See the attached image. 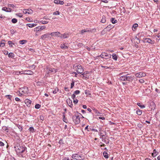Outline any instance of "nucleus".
I'll return each instance as SVG.
<instances>
[{"label": "nucleus", "mask_w": 160, "mask_h": 160, "mask_svg": "<svg viewBox=\"0 0 160 160\" xmlns=\"http://www.w3.org/2000/svg\"><path fill=\"white\" fill-rule=\"evenodd\" d=\"M124 73H125V72L121 73L118 75V76L119 77L118 79L120 81H130L133 79L132 78V77L127 76L128 74H127V75H123V76H121V75Z\"/></svg>", "instance_id": "f257e3e1"}, {"label": "nucleus", "mask_w": 160, "mask_h": 160, "mask_svg": "<svg viewBox=\"0 0 160 160\" xmlns=\"http://www.w3.org/2000/svg\"><path fill=\"white\" fill-rule=\"evenodd\" d=\"M80 116H82V114L78 112L74 115L72 116L73 121L75 124H78L80 123Z\"/></svg>", "instance_id": "f03ea898"}, {"label": "nucleus", "mask_w": 160, "mask_h": 160, "mask_svg": "<svg viewBox=\"0 0 160 160\" xmlns=\"http://www.w3.org/2000/svg\"><path fill=\"white\" fill-rule=\"evenodd\" d=\"M14 148L17 153H19L23 152L27 149L26 147L21 146L19 145H16Z\"/></svg>", "instance_id": "7ed1b4c3"}, {"label": "nucleus", "mask_w": 160, "mask_h": 160, "mask_svg": "<svg viewBox=\"0 0 160 160\" xmlns=\"http://www.w3.org/2000/svg\"><path fill=\"white\" fill-rule=\"evenodd\" d=\"M74 68H76V71L78 73L81 74L84 71L83 69L82 68V67L80 65H78L75 66L74 65L73 66Z\"/></svg>", "instance_id": "20e7f679"}, {"label": "nucleus", "mask_w": 160, "mask_h": 160, "mask_svg": "<svg viewBox=\"0 0 160 160\" xmlns=\"http://www.w3.org/2000/svg\"><path fill=\"white\" fill-rule=\"evenodd\" d=\"M72 158L77 160H83L84 159V158L82 155H79L77 154H73L72 155Z\"/></svg>", "instance_id": "39448f33"}, {"label": "nucleus", "mask_w": 160, "mask_h": 160, "mask_svg": "<svg viewBox=\"0 0 160 160\" xmlns=\"http://www.w3.org/2000/svg\"><path fill=\"white\" fill-rule=\"evenodd\" d=\"M46 69L47 73L48 74H49L51 73H55L57 72L56 69L54 68L47 67L46 68Z\"/></svg>", "instance_id": "423d86ee"}, {"label": "nucleus", "mask_w": 160, "mask_h": 160, "mask_svg": "<svg viewBox=\"0 0 160 160\" xmlns=\"http://www.w3.org/2000/svg\"><path fill=\"white\" fill-rule=\"evenodd\" d=\"M98 57H100L102 58H104L105 59H107L111 58V55L110 54H108L105 52L102 53Z\"/></svg>", "instance_id": "0eeeda50"}, {"label": "nucleus", "mask_w": 160, "mask_h": 160, "mask_svg": "<svg viewBox=\"0 0 160 160\" xmlns=\"http://www.w3.org/2000/svg\"><path fill=\"white\" fill-rule=\"evenodd\" d=\"M143 42L144 43L148 42L151 44H153L155 42L154 40H152L149 38H143Z\"/></svg>", "instance_id": "6e6552de"}, {"label": "nucleus", "mask_w": 160, "mask_h": 160, "mask_svg": "<svg viewBox=\"0 0 160 160\" xmlns=\"http://www.w3.org/2000/svg\"><path fill=\"white\" fill-rule=\"evenodd\" d=\"M45 28L46 27L45 26H38L35 28L34 31L36 32L41 31Z\"/></svg>", "instance_id": "1a4fd4ad"}, {"label": "nucleus", "mask_w": 160, "mask_h": 160, "mask_svg": "<svg viewBox=\"0 0 160 160\" xmlns=\"http://www.w3.org/2000/svg\"><path fill=\"white\" fill-rule=\"evenodd\" d=\"M69 47L68 44L67 43H65L61 44L60 45L61 48L62 49H67Z\"/></svg>", "instance_id": "9d476101"}, {"label": "nucleus", "mask_w": 160, "mask_h": 160, "mask_svg": "<svg viewBox=\"0 0 160 160\" xmlns=\"http://www.w3.org/2000/svg\"><path fill=\"white\" fill-rule=\"evenodd\" d=\"M49 34L52 36H56L58 37H60V35L61 34L59 32H52L49 33Z\"/></svg>", "instance_id": "9b49d317"}, {"label": "nucleus", "mask_w": 160, "mask_h": 160, "mask_svg": "<svg viewBox=\"0 0 160 160\" xmlns=\"http://www.w3.org/2000/svg\"><path fill=\"white\" fill-rule=\"evenodd\" d=\"M25 103L26 104L27 106L29 107H30L31 105V103L32 102V101L28 99H26L25 100Z\"/></svg>", "instance_id": "f8f14e48"}, {"label": "nucleus", "mask_w": 160, "mask_h": 160, "mask_svg": "<svg viewBox=\"0 0 160 160\" xmlns=\"http://www.w3.org/2000/svg\"><path fill=\"white\" fill-rule=\"evenodd\" d=\"M111 25L108 26L106 28H104L102 32V33L103 32H106L108 31H109L111 28Z\"/></svg>", "instance_id": "ddd939ff"}, {"label": "nucleus", "mask_w": 160, "mask_h": 160, "mask_svg": "<svg viewBox=\"0 0 160 160\" xmlns=\"http://www.w3.org/2000/svg\"><path fill=\"white\" fill-rule=\"evenodd\" d=\"M60 37L61 38H65L68 37L69 34L68 33H65L63 34H60Z\"/></svg>", "instance_id": "4468645a"}, {"label": "nucleus", "mask_w": 160, "mask_h": 160, "mask_svg": "<svg viewBox=\"0 0 160 160\" xmlns=\"http://www.w3.org/2000/svg\"><path fill=\"white\" fill-rule=\"evenodd\" d=\"M54 2L56 4H59L61 5H63L64 4V2L63 1L59 0H55Z\"/></svg>", "instance_id": "2eb2a0df"}, {"label": "nucleus", "mask_w": 160, "mask_h": 160, "mask_svg": "<svg viewBox=\"0 0 160 160\" xmlns=\"http://www.w3.org/2000/svg\"><path fill=\"white\" fill-rule=\"evenodd\" d=\"M32 10L31 9H27V10H24V11H23V12L25 13V14H30V13H32Z\"/></svg>", "instance_id": "dca6fc26"}, {"label": "nucleus", "mask_w": 160, "mask_h": 160, "mask_svg": "<svg viewBox=\"0 0 160 160\" xmlns=\"http://www.w3.org/2000/svg\"><path fill=\"white\" fill-rule=\"evenodd\" d=\"M67 102L69 106L71 108H72V101L70 100V99H69L68 100L67 99Z\"/></svg>", "instance_id": "f3484780"}, {"label": "nucleus", "mask_w": 160, "mask_h": 160, "mask_svg": "<svg viewBox=\"0 0 160 160\" xmlns=\"http://www.w3.org/2000/svg\"><path fill=\"white\" fill-rule=\"evenodd\" d=\"M24 72V73L27 74L32 75L33 73V72L31 70H25Z\"/></svg>", "instance_id": "a211bd4d"}, {"label": "nucleus", "mask_w": 160, "mask_h": 160, "mask_svg": "<svg viewBox=\"0 0 160 160\" xmlns=\"http://www.w3.org/2000/svg\"><path fill=\"white\" fill-rule=\"evenodd\" d=\"M37 25V24L35 23H28L26 24V26H28L29 28H32L34 27Z\"/></svg>", "instance_id": "6ab92c4d"}, {"label": "nucleus", "mask_w": 160, "mask_h": 160, "mask_svg": "<svg viewBox=\"0 0 160 160\" xmlns=\"http://www.w3.org/2000/svg\"><path fill=\"white\" fill-rule=\"evenodd\" d=\"M50 35L49 34H45L44 35H42L41 37V38L42 39H44L48 37V36Z\"/></svg>", "instance_id": "aec40b11"}, {"label": "nucleus", "mask_w": 160, "mask_h": 160, "mask_svg": "<svg viewBox=\"0 0 160 160\" xmlns=\"http://www.w3.org/2000/svg\"><path fill=\"white\" fill-rule=\"evenodd\" d=\"M135 76L137 78H141L142 77L141 72L136 73L135 74Z\"/></svg>", "instance_id": "412c9836"}, {"label": "nucleus", "mask_w": 160, "mask_h": 160, "mask_svg": "<svg viewBox=\"0 0 160 160\" xmlns=\"http://www.w3.org/2000/svg\"><path fill=\"white\" fill-rule=\"evenodd\" d=\"M15 56L14 54L12 52H10L8 54V57L12 58H13Z\"/></svg>", "instance_id": "4be33fe9"}, {"label": "nucleus", "mask_w": 160, "mask_h": 160, "mask_svg": "<svg viewBox=\"0 0 160 160\" xmlns=\"http://www.w3.org/2000/svg\"><path fill=\"white\" fill-rule=\"evenodd\" d=\"M106 21L105 17L103 16L102 17V19L101 21V22L102 23H105Z\"/></svg>", "instance_id": "5701e85b"}, {"label": "nucleus", "mask_w": 160, "mask_h": 160, "mask_svg": "<svg viewBox=\"0 0 160 160\" xmlns=\"http://www.w3.org/2000/svg\"><path fill=\"white\" fill-rule=\"evenodd\" d=\"M157 151H156L155 149H154L153 150V152L152 153V156L153 157H155L156 156L157 154L156 153Z\"/></svg>", "instance_id": "b1692460"}, {"label": "nucleus", "mask_w": 160, "mask_h": 160, "mask_svg": "<svg viewBox=\"0 0 160 160\" xmlns=\"http://www.w3.org/2000/svg\"><path fill=\"white\" fill-rule=\"evenodd\" d=\"M111 21L113 24H115L117 22V20H115L114 18H111Z\"/></svg>", "instance_id": "393cba45"}, {"label": "nucleus", "mask_w": 160, "mask_h": 160, "mask_svg": "<svg viewBox=\"0 0 160 160\" xmlns=\"http://www.w3.org/2000/svg\"><path fill=\"white\" fill-rule=\"evenodd\" d=\"M137 105L140 107L142 109L145 108V106L144 105H141V103L139 102H138Z\"/></svg>", "instance_id": "a878e982"}, {"label": "nucleus", "mask_w": 160, "mask_h": 160, "mask_svg": "<svg viewBox=\"0 0 160 160\" xmlns=\"http://www.w3.org/2000/svg\"><path fill=\"white\" fill-rule=\"evenodd\" d=\"M27 42V41L26 40H22L19 41V43L23 45Z\"/></svg>", "instance_id": "bb28decb"}, {"label": "nucleus", "mask_w": 160, "mask_h": 160, "mask_svg": "<svg viewBox=\"0 0 160 160\" xmlns=\"http://www.w3.org/2000/svg\"><path fill=\"white\" fill-rule=\"evenodd\" d=\"M112 58L115 60H117V58L116 55V54L115 53H113L112 55Z\"/></svg>", "instance_id": "cd10ccee"}, {"label": "nucleus", "mask_w": 160, "mask_h": 160, "mask_svg": "<svg viewBox=\"0 0 160 160\" xmlns=\"http://www.w3.org/2000/svg\"><path fill=\"white\" fill-rule=\"evenodd\" d=\"M103 155L104 157L105 158H108V154L106 152H103Z\"/></svg>", "instance_id": "c85d7f7f"}, {"label": "nucleus", "mask_w": 160, "mask_h": 160, "mask_svg": "<svg viewBox=\"0 0 160 160\" xmlns=\"http://www.w3.org/2000/svg\"><path fill=\"white\" fill-rule=\"evenodd\" d=\"M136 113L139 115H141L142 113V110L140 109L136 111Z\"/></svg>", "instance_id": "c756f323"}, {"label": "nucleus", "mask_w": 160, "mask_h": 160, "mask_svg": "<svg viewBox=\"0 0 160 160\" xmlns=\"http://www.w3.org/2000/svg\"><path fill=\"white\" fill-rule=\"evenodd\" d=\"M30 131L32 132H33L34 131V129L33 127H30L29 129Z\"/></svg>", "instance_id": "7c9ffc66"}, {"label": "nucleus", "mask_w": 160, "mask_h": 160, "mask_svg": "<svg viewBox=\"0 0 160 160\" xmlns=\"http://www.w3.org/2000/svg\"><path fill=\"white\" fill-rule=\"evenodd\" d=\"M41 107V106L40 104H36L35 106V108L36 109H39Z\"/></svg>", "instance_id": "2f4dec72"}, {"label": "nucleus", "mask_w": 160, "mask_h": 160, "mask_svg": "<svg viewBox=\"0 0 160 160\" xmlns=\"http://www.w3.org/2000/svg\"><path fill=\"white\" fill-rule=\"evenodd\" d=\"M4 41V40H3L2 41L1 43H0V47H3L5 45V43L2 42V41Z\"/></svg>", "instance_id": "473e14b6"}, {"label": "nucleus", "mask_w": 160, "mask_h": 160, "mask_svg": "<svg viewBox=\"0 0 160 160\" xmlns=\"http://www.w3.org/2000/svg\"><path fill=\"white\" fill-rule=\"evenodd\" d=\"M12 23H15L17 22V20L16 18H13L12 20Z\"/></svg>", "instance_id": "72a5a7b5"}, {"label": "nucleus", "mask_w": 160, "mask_h": 160, "mask_svg": "<svg viewBox=\"0 0 160 160\" xmlns=\"http://www.w3.org/2000/svg\"><path fill=\"white\" fill-rule=\"evenodd\" d=\"M58 91V89L56 88L54 89V90L53 91V93L56 94Z\"/></svg>", "instance_id": "f704fd0d"}, {"label": "nucleus", "mask_w": 160, "mask_h": 160, "mask_svg": "<svg viewBox=\"0 0 160 160\" xmlns=\"http://www.w3.org/2000/svg\"><path fill=\"white\" fill-rule=\"evenodd\" d=\"M5 97H8V98L10 100H11V98L12 97V96L11 95H5Z\"/></svg>", "instance_id": "c9c22d12"}, {"label": "nucleus", "mask_w": 160, "mask_h": 160, "mask_svg": "<svg viewBox=\"0 0 160 160\" xmlns=\"http://www.w3.org/2000/svg\"><path fill=\"white\" fill-rule=\"evenodd\" d=\"M17 126L18 127V129H19L20 132H21L22 129V127L21 126L19 125H17Z\"/></svg>", "instance_id": "e433bc0d"}, {"label": "nucleus", "mask_w": 160, "mask_h": 160, "mask_svg": "<svg viewBox=\"0 0 160 160\" xmlns=\"http://www.w3.org/2000/svg\"><path fill=\"white\" fill-rule=\"evenodd\" d=\"M3 129L6 132H8V129L6 127H3Z\"/></svg>", "instance_id": "4c0bfd02"}, {"label": "nucleus", "mask_w": 160, "mask_h": 160, "mask_svg": "<svg viewBox=\"0 0 160 160\" xmlns=\"http://www.w3.org/2000/svg\"><path fill=\"white\" fill-rule=\"evenodd\" d=\"M80 93V91L79 90H77L74 92V93L75 94L77 95V94H79Z\"/></svg>", "instance_id": "58836bf2"}, {"label": "nucleus", "mask_w": 160, "mask_h": 160, "mask_svg": "<svg viewBox=\"0 0 160 160\" xmlns=\"http://www.w3.org/2000/svg\"><path fill=\"white\" fill-rule=\"evenodd\" d=\"M60 14V12L58 11H57L56 12H53V15H59Z\"/></svg>", "instance_id": "ea45409f"}, {"label": "nucleus", "mask_w": 160, "mask_h": 160, "mask_svg": "<svg viewBox=\"0 0 160 160\" xmlns=\"http://www.w3.org/2000/svg\"><path fill=\"white\" fill-rule=\"evenodd\" d=\"M2 10H3L4 11H6V12H8V8L6 7H3L2 8Z\"/></svg>", "instance_id": "a19ab883"}, {"label": "nucleus", "mask_w": 160, "mask_h": 160, "mask_svg": "<svg viewBox=\"0 0 160 160\" xmlns=\"http://www.w3.org/2000/svg\"><path fill=\"white\" fill-rule=\"evenodd\" d=\"M135 39V40H137L138 41H136V43L137 44H138L140 42V40H139V39L137 37H136Z\"/></svg>", "instance_id": "79ce46f5"}, {"label": "nucleus", "mask_w": 160, "mask_h": 160, "mask_svg": "<svg viewBox=\"0 0 160 160\" xmlns=\"http://www.w3.org/2000/svg\"><path fill=\"white\" fill-rule=\"evenodd\" d=\"M63 121L64 122L66 123H67L68 122V120L65 118V117L64 115L63 116Z\"/></svg>", "instance_id": "37998d69"}, {"label": "nucleus", "mask_w": 160, "mask_h": 160, "mask_svg": "<svg viewBox=\"0 0 160 160\" xmlns=\"http://www.w3.org/2000/svg\"><path fill=\"white\" fill-rule=\"evenodd\" d=\"M8 43L10 47H12V44H14V43H12V42L10 41H8Z\"/></svg>", "instance_id": "c03bdc74"}, {"label": "nucleus", "mask_w": 160, "mask_h": 160, "mask_svg": "<svg viewBox=\"0 0 160 160\" xmlns=\"http://www.w3.org/2000/svg\"><path fill=\"white\" fill-rule=\"evenodd\" d=\"M41 22L43 24H46L48 23V22L45 21H41Z\"/></svg>", "instance_id": "a18cd8bd"}, {"label": "nucleus", "mask_w": 160, "mask_h": 160, "mask_svg": "<svg viewBox=\"0 0 160 160\" xmlns=\"http://www.w3.org/2000/svg\"><path fill=\"white\" fill-rule=\"evenodd\" d=\"M74 85V81H72V82L71 84V88H72Z\"/></svg>", "instance_id": "49530a36"}, {"label": "nucleus", "mask_w": 160, "mask_h": 160, "mask_svg": "<svg viewBox=\"0 0 160 160\" xmlns=\"http://www.w3.org/2000/svg\"><path fill=\"white\" fill-rule=\"evenodd\" d=\"M138 25L137 24L135 23L133 25L132 28H134L135 29L138 27Z\"/></svg>", "instance_id": "de8ad7c7"}, {"label": "nucleus", "mask_w": 160, "mask_h": 160, "mask_svg": "<svg viewBox=\"0 0 160 160\" xmlns=\"http://www.w3.org/2000/svg\"><path fill=\"white\" fill-rule=\"evenodd\" d=\"M73 102L75 104H77L78 102V99H73Z\"/></svg>", "instance_id": "09e8293b"}, {"label": "nucleus", "mask_w": 160, "mask_h": 160, "mask_svg": "<svg viewBox=\"0 0 160 160\" xmlns=\"http://www.w3.org/2000/svg\"><path fill=\"white\" fill-rule=\"evenodd\" d=\"M88 31H89V30H86L85 29L82 30L81 31V33L82 34H83L84 32H88Z\"/></svg>", "instance_id": "8fccbe9b"}, {"label": "nucleus", "mask_w": 160, "mask_h": 160, "mask_svg": "<svg viewBox=\"0 0 160 160\" xmlns=\"http://www.w3.org/2000/svg\"><path fill=\"white\" fill-rule=\"evenodd\" d=\"M77 45L78 47H82L83 45V44L82 43L79 42L78 43Z\"/></svg>", "instance_id": "3c124183"}, {"label": "nucleus", "mask_w": 160, "mask_h": 160, "mask_svg": "<svg viewBox=\"0 0 160 160\" xmlns=\"http://www.w3.org/2000/svg\"><path fill=\"white\" fill-rule=\"evenodd\" d=\"M142 77H144L146 76V74L144 72H141Z\"/></svg>", "instance_id": "603ef678"}, {"label": "nucleus", "mask_w": 160, "mask_h": 160, "mask_svg": "<svg viewBox=\"0 0 160 160\" xmlns=\"http://www.w3.org/2000/svg\"><path fill=\"white\" fill-rule=\"evenodd\" d=\"M139 82L142 83L144 82V81L143 79H141L139 80Z\"/></svg>", "instance_id": "864d4df0"}, {"label": "nucleus", "mask_w": 160, "mask_h": 160, "mask_svg": "<svg viewBox=\"0 0 160 160\" xmlns=\"http://www.w3.org/2000/svg\"><path fill=\"white\" fill-rule=\"evenodd\" d=\"M4 145V143L2 142L1 141H0V146H3Z\"/></svg>", "instance_id": "5fc2aeb1"}, {"label": "nucleus", "mask_w": 160, "mask_h": 160, "mask_svg": "<svg viewBox=\"0 0 160 160\" xmlns=\"http://www.w3.org/2000/svg\"><path fill=\"white\" fill-rule=\"evenodd\" d=\"M75 95L74 93H73L72 96V98L73 99L75 98Z\"/></svg>", "instance_id": "6e6d98bb"}, {"label": "nucleus", "mask_w": 160, "mask_h": 160, "mask_svg": "<svg viewBox=\"0 0 160 160\" xmlns=\"http://www.w3.org/2000/svg\"><path fill=\"white\" fill-rule=\"evenodd\" d=\"M15 100L17 101H20V99L17 97L15 98Z\"/></svg>", "instance_id": "4d7b16f0"}, {"label": "nucleus", "mask_w": 160, "mask_h": 160, "mask_svg": "<svg viewBox=\"0 0 160 160\" xmlns=\"http://www.w3.org/2000/svg\"><path fill=\"white\" fill-rule=\"evenodd\" d=\"M64 89H65V90L66 91H69V90L68 88L65 87Z\"/></svg>", "instance_id": "13d9d810"}, {"label": "nucleus", "mask_w": 160, "mask_h": 160, "mask_svg": "<svg viewBox=\"0 0 160 160\" xmlns=\"http://www.w3.org/2000/svg\"><path fill=\"white\" fill-rule=\"evenodd\" d=\"M11 33L12 34H14L15 32V31L13 29H12L11 30Z\"/></svg>", "instance_id": "bf43d9fd"}, {"label": "nucleus", "mask_w": 160, "mask_h": 160, "mask_svg": "<svg viewBox=\"0 0 160 160\" xmlns=\"http://www.w3.org/2000/svg\"><path fill=\"white\" fill-rule=\"evenodd\" d=\"M91 130L92 131H94V132H98V130H97L95 129H91Z\"/></svg>", "instance_id": "052dcab7"}, {"label": "nucleus", "mask_w": 160, "mask_h": 160, "mask_svg": "<svg viewBox=\"0 0 160 160\" xmlns=\"http://www.w3.org/2000/svg\"><path fill=\"white\" fill-rule=\"evenodd\" d=\"M35 67L36 66L34 65H32L31 66V68H33V69H34L35 68Z\"/></svg>", "instance_id": "680f3d73"}, {"label": "nucleus", "mask_w": 160, "mask_h": 160, "mask_svg": "<svg viewBox=\"0 0 160 160\" xmlns=\"http://www.w3.org/2000/svg\"><path fill=\"white\" fill-rule=\"evenodd\" d=\"M88 126H87L85 128V130H87L88 131H89V130H88Z\"/></svg>", "instance_id": "e2e57ef3"}, {"label": "nucleus", "mask_w": 160, "mask_h": 160, "mask_svg": "<svg viewBox=\"0 0 160 160\" xmlns=\"http://www.w3.org/2000/svg\"><path fill=\"white\" fill-rule=\"evenodd\" d=\"M40 119L41 120H43L44 118H43V117L42 116H40Z\"/></svg>", "instance_id": "0e129e2a"}, {"label": "nucleus", "mask_w": 160, "mask_h": 160, "mask_svg": "<svg viewBox=\"0 0 160 160\" xmlns=\"http://www.w3.org/2000/svg\"><path fill=\"white\" fill-rule=\"evenodd\" d=\"M72 73H74V74H75V76L76 77H77V73H76V72H73Z\"/></svg>", "instance_id": "69168bd1"}, {"label": "nucleus", "mask_w": 160, "mask_h": 160, "mask_svg": "<svg viewBox=\"0 0 160 160\" xmlns=\"http://www.w3.org/2000/svg\"><path fill=\"white\" fill-rule=\"evenodd\" d=\"M101 67L102 68H109L107 66H102Z\"/></svg>", "instance_id": "338daca9"}, {"label": "nucleus", "mask_w": 160, "mask_h": 160, "mask_svg": "<svg viewBox=\"0 0 160 160\" xmlns=\"http://www.w3.org/2000/svg\"><path fill=\"white\" fill-rule=\"evenodd\" d=\"M157 37L158 38H159L160 39V33L158 34V35H157Z\"/></svg>", "instance_id": "774afa93"}]
</instances>
